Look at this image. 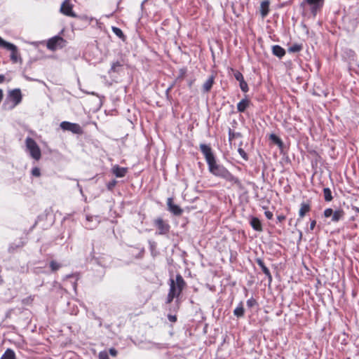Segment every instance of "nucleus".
<instances>
[{
	"label": "nucleus",
	"instance_id": "de8ad7c7",
	"mask_svg": "<svg viewBox=\"0 0 359 359\" xmlns=\"http://www.w3.org/2000/svg\"><path fill=\"white\" fill-rule=\"evenodd\" d=\"M5 81V76L3 74H0V83H2Z\"/></svg>",
	"mask_w": 359,
	"mask_h": 359
},
{
	"label": "nucleus",
	"instance_id": "7c9ffc66",
	"mask_svg": "<svg viewBox=\"0 0 359 359\" xmlns=\"http://www.w3.org/2000/svg\"><path fill=\"white\" fill-rule=\"evenodd\" d=\"M61 265L55 261H51L50 263V267L53 271H56L60 268Z\"/></svg>",
	"mask_w": 359,
	"mask_h": 359
},
{
	"label": "nucleus",
	"instance_id": "0eeeda50",
	"mask_svg": "<svg viewBox=\"0 0 359 359\" xmlns=\"http://www.w3.org/2000/svg\"><path fill=\"white\" fill-rule=\"evenodd\" d=\"M65 40L59 36H55L48 41L47 48L49 50H55L58 48H62L65 45Z\"/></svg>",
	"mask_w": 359,
	"mask_h": 359
},
{
	"label": "nucleus",
	"instance_id": "c03bdc74",
	"mask_svg": "<svg viewBox=\"0 0 359 359\" xmlns=\"http://www.w3.org/2000/svg\"><path fill=\"white\" fill-rule=\"evenodd\" d=\"M168 318L170 322H175L177 320V317L172 315H168Z\"/></svg>",
	"mask_w": 359,
	"mask_h": 359
},
{
	"label": "nucleus",
	"instance_id": "dca6fc26",
	"mask_svg": "<svg viewBox=\"0 0 359 359\" xmlns=\"http://www.w3.org/2000/svg\"><path fill=\"white\" fill-rule=\"evenodd\" d=\"M86 220L89 222V224H86V227L88 229H93L95 228L97 224L100 223V220L97 216H86Z\"/></svg>",
	"mask_w": 359,
	"mask_h": 359
},
{
	"label": "nucleus",
	"instance_id": "423d86ee",
	"mask_svg": "<svg viewBox=\"0 0 359 359\" xmlns=\"http://www.w3.org/2000/svg\"><path fill=\"white\" fill-rule=\"evenodd\" d=\"M209 171L215 176L223 178L226 172L228 171L223 165L217 163L216 160L208 164Z\"/></svg>",
	"mask_w": 359,
	"mask_h": 359
},
{
	"label": "nucleus",
	"instance_id": "412c9836",
	"mask_svg": "<svg viewBox=\"0 0 359 359\" xmlns=\"http://www.w3.org/2000/svg\"><path fill=\"white\" fill-rule=\"evenodd\" d=\"M272 53L279 58L283 57L285 54V50L281 46L275 45L272 46Z\"/></svg>",
	"mask_w": 359,
	"mask_h": 359
},
{
	"label": "nucleus",
	"instance_id": "4468645a",
	"mask_svg": "<svg viewBox=\"0 0 359 359\" xmlns=\"http://www.w3.org/2000/svg\"><path fill=\"white\" fill-rule=\"evenodd\" d=\"M167 205L168 210L175 215H180L182 213V210L177 205H175L172 203V198H168L167 201Z\"/></svg>",
	"mask_w": 359,
	"mask_h": 359
},
{
	"label": "nucleus",
	"instance_id": "58836bf2",
	"mask_svg": "<svg viewBox=\"0 0 359 359\" xmlns=\"http://www.w3.org/2000/svg\"><path fill=\"white\" fill-rule=\"evenodd\" d=\"M117 182L116 180H113L111 181H110L108 184H107V188L109 190H112L114 189V187L116 186Z\"/></svg>",
	"mask_w": 359,
	"mask_h": 359
},
{
	"label": "nucleus",
	"instance_id": "49530a36",
	"mask_svg": "<svg viewBox=\"0 0 359 359\" xmlns=\"http://www.w3.org/2000/svg\"><path fill=\"white\" fill-rule=\"evenodd\" d=\"M277 219L278 220V222H281L285 219V216H284L283 215H278Z\"/></svg>",
	"mask_w": 359,
	"mask_h": 359
},
{
	"label": "nucleus",
	"instance_id": "09e8293b",
	"mask_svg": "<svg viewBox=\"0 0 359 359\" xmlns=\"http://www.w3.org/2000/svg\"><path fill=\"white\" fill-rule=\"evenodd\" d=\"M299 239H301L302 237V232L301 231H299Z\"/></svg>",
	"mask_w": 359,
	"mask_h": 359
},
{
	"label": "nucleus",
	"instance_id": "39448f33",
	"mask_svg": "<svg viewBox=\"0 0 359 359\" xmlns=\"http://www.w3.org/2000/svg\"><path fill=\"white\" fill-rule=\"evenodd\" d=\"M154 225L157 229L156 233L158 235H166L169 233L170 226L168 222L161 217H158L154 220Z\"/></svg>",
	"mask_w": 359,
	"mask_h": 359
},
{
	"label": "nucleus",
	"instance_id": "20e7f679",
	"mask_svg": "<svg viewBox=\"0 0 359 359\" xmlns=\"http://www.w3.org/2000/svg\"><path fill=\"white\" fill-rule=\"evenodd\" d=\"M344 212L341 209L333 210L332 208H327L324 210L323 215L328 218L331 217V221L337 223L344 217Z\"/></svg>",
	"mask_w": 359,
	"mask_h": 359
},
{
	"label": "nucleus",
	"instance_id": "2eb2a0df",
	"mask_svg": "<svg viewBox=\"0 0 359 359\" xmlns=\"http://www.w3.org/2000/svg\"><path fill=\"white\" fill-rule=\"evenodd\" d=\"M256 262L258 264V266L262 269L263 273L266 275V276H267L269 279V283H271L272 281V276L270 273L269 269L264 264V261L260 258H257L256 259Z\"/></svg>",
	"mask_w": 359,
	"mask_h": 359
},
{
	"label": "nucleus",
	"instance_id": "f03ea898",
	"mask_svg": "<svg viewBox=\"0 0 359 359\" xmlns=\"http://www.w3.org/2000/svg\"><path fill=\"white\" fill-rule=\"evenodd\" d=\"M25 145L31 157L36 161H39L41 158V152L36 141L32 137H28L25 140Z\"/></svg>",
	"mask_w": 359,
	"mask_h": 359
},
{
	"label": "nucleus",
	"instance_id": "f704fd0d",
	"mask_svg": "<svg viewBox=\"0 0 359 359\" xmlns=\"http://www.w3.org/2000/svg\"><path fill=\"white\" fill-rule=\"evenodd\" d=\"M121 67V65L119 62H114L112 65H111V72H116L118 71V67Z\"/></svg>",
	"mask_w": 359,
	"mask_h": 359
},
{
	"label": "nucleus",
	"instance_id": "2f4dec72",
	"mask_svg": "<svg viewBox=\"0 0 359 359\" xmlns=\"http://www.w3.org/2000/svg\"><path fill=\"white\" fill-rule=\"evenodd\" d=\"M112 31L118 37L121 38L123 36V32L121 31V29L118 28V27H112Z\"/></svg>",
	"mask_w": 359,
	"mask_h": 359
},
{
	"label": "nucleus",
	"instance_id": "a19ab883",
	"mask_svg": "<svg viewBox=\"0 0 359 359\" xmlns=\"http://www.w3.org/2000/svg\"><path fill=\"white\" fill-rule=\"evenodd\" d=\"M256 304V301L251 298L247 301V306L248 307H252Z\"/></svg>",
	"mask_w": 359,
	"mask_h": 359
},
{
	"label": "nucleus",
	"instance_id": "473e14b6",
	"mask_svg": "<svg viewBox=\"0 0 359 359\" xmlns=\"http://www.w3.org/2000/svg\"><path fill=\"white\" fill-rule=\"evenodd\" d=\"M239 86L243 92H248V83L244 81L239 82Z\"/></svg>",
	"mask_w": 359,
	"mask_h": 359
},
{
	"label": "nucleus",
	"instance_id": "ea45409f",
	"mask_svg": "<svg viewBox=\"0 0 359 359\" xmlns=\"http://www.w3.org/2000/svg\"><path fill=\"white\" fill-rule=\"evenodd\" d=\"M175 297H177L169 292L168 297H167L166 303L170 304Z\"/></svg>",
	"mask_w": 359,
	"mask_h": 359
},
{
	"label": "nucleus",
	"instance_id": "ddd939ff",
	"mask_svg": "<svg viewBox=\"0 0 359 359\" xmlns=\"http://www.w3.org/2000/svg\"><path fill=\"white\" fill-rule=\"evenodd\" d=\"M223 179L231 184V185H236L238 187H241V182L236 177L233 176L229 170L226 172Z\"/></svg>",
	"mask_w": 359,
	"mask_h": 359
},
{
	"label": "nucleus",
	"instance_id": "4c0bfd02",
	"mask_svg": "<svg viewBox=\"0 0 359 359\" xmlns=\"http://www.w3.org/2000/svg\"><path fill=\"white\" fill-rule=\"evenodd\" d=\"M99 359H109L108 353L106 351H101L99 353Z\"/></svg>",
	"mask_w": 359,
	"mask_h": 359
},
{
	"label": "nucleus",
	"instance_id": "c85d7f7f",
	"mask_svg": "<svg viewBox=\"0 0 359 359\" xmlns=\"http://www.w3.org/2000/svg\"><path fill=\"white\" fill-rule=\"evenodd\" d=\"M270 140L273 141L276 144L278 145L279 147H282L283 142L282 140L275 134H271L270 135Z\"/></svg>",
	"mask_w": 359,
	"mask_h": 359
},
{
	"label": "nucleus",
	"instance_id": "6e6552de",
	"mask_svg": "<svg viewBox=\"0 0 359 359\" xmlns=\"http://www.w3.org/2000/svg\"><path fill=\"white\" fill-rule=\"evenodd\" d=\"M7 99L13 102L12 105L10 106L9 108H14L15 106L19 104L22 101V93L20 90L19 88H16L11 90L8 93Z\"/></svg>",
	"mask_w": 359,
	"mask_h": 359
},
{
	"label": "nucleus",
	"instance_id": "72a5a7b5",
	"mask_svg": "<svg viewBox=\"0 0 359 359\" xmlns=\"http://www.w3.org/2000/svg\"><path fill=\"white\" fill-rule=\"evenodd\" d=\"M233 75L235 79L239 82L244 81L243 76L240 72L235 71Z\"/></svg>",
	"mask_w": 359,
	"mask_h": 359
},
{
	"label": "nucleus",
	"instance_id": "c9c22d12",
	"mask_svg": "<svg viewBox=\"0 0 359 359\" xmlns=\"http://www.w3.org/2000/svg\"><path fill=\"white\" fill-rule=\"evenodd\" d=\"M238 152L239 153V154L241 155V156L245 161H247L248 159V154H246V152L245 151V150L242 148H238Z\"/></svg>",
	"mask_w": 359,
	"mask_h": 359
},
{
	"label": "nucleus",
	"instance_id": "aec40b11",
	"mask_svg": "<svg viewBox=\"0 0 359 359\" xmlns=\"http://www.w3.org/2000/svg\"><path fill=\"white\" fill-rule=\"evenodd\" d=\"M311 210V205L309 203H302L299 211V218H303L305 215Z\"/></svg>",
	"mask_w": 359,
	"mask_h": 359
},
{
	"label": "nucleus",
	"instance_id": "a211bd4d",
	"mask_svg": "<svg viewBox=\"0 0 359 359\" xmlns=\"http://www.w3.org/2000/svg\"><path fill=\"white\" fill-rule=\"evenodd\" d=\"M269 0L263 1L260 5V13L262 18H265L269 12Z\"/></svg>",
	"mask_w": 359,
	"mask_h": 359
},
{
	"label": "nucleus",
	"instance_id": "9d476101",
	"mask_svg": "<svg viewBox=\"0 0 359 359\" xmlns=\"http://www.w3.org/2000/svg\"><path fill=\"white\" fill-rule=\"evenodd\" d=\"M73 5L70 3V0H65L60 7V12L67 16L76 18V14L72 11Z\"/></svg>",
	"mask_w": 359,
	"mask_h": 359
},
{
	"label": "nucleus",
	"instance_id": "a18cd8bd",
	"mask_svg": "<svg viewBox=\"0 0 359 359\" xmlns=\"http://www.w3.org/2000/svg\"><path fill=\"white\" fill-rule=\"evenodd\" d=\"M316 224V220H312L310 223V230H313Z\"/></svg>",
	"mask_w": 359,
	"mask_h": 359
},
{
	"label": "nucleus",
	"instance_id": "e433bc0d",
	"mask_svg": "<svg viewBox=\"0 0 359 359\" xmlns=\"http://www.w3.org/2000/svg\"><path fill=\"white\" fill-rule=\"evenodd\" d=\"M32 175L33 176H35V177H39L41 175V171H40V169L39 168H34L32 170Z\"/></svg>",
	"mask_w": 359,
	"mask_h": 359
},
{
	"label": "nucleus",
	"instance_id": "4be33fe9",
	"mask_svg": "<svg viewBox=\"0 0 359 359\" xmlns=\"http://www.w3.org/2000/svg\"><path fill=\"white\" fill-rule=\"evenodd\" d=\"M250 225L253 229L257 231H262V226L260 220L257 217H252L250 220Z\"/></svg>",
	"mask_w": 359,
	"mask_h": 359
},
{
	"label": "nucleus",
	"instance_id": "b1692460",
	"mask_svg": "<svg viewBox=\"0 0 359 359\" xmlns=\"http://www.w3.org/2000/svg\"><path fill=\"white\" fill-rule=\"evenodd\" d=\"M245 310L243 308V303L241 302L238 306L234 309L233 314L237 318H241L244 316Z\"/></svg>",
	"mask_w": 359,
	"mask_h": 359
},
{
	"label": "nucleus",
	"instance_id": "cd10ccee",
	"mask_svg": "<svg viewBox=\"0 0 359 359\" xmlns=\"http://www.w3.org/2000/svg\"><path fill=\"white\" fill-rule=\"evenodd\" d=\"M302 49V46L300 44H293L288 48V52L290 53H298Z\"/></svg>",
	"mask_w": 359,
	"mask_h": 359
},
{
	"label": "nucleus",
	"instance_id": "9b49d317",
	"mask_svg": "<svg viewBox=\"0 0 359 359\" xmlns=\"http://www.w3.org/2000/svg\"><path fill=\"white\" fill-rule=\"evenodd\" d=\"M200 149L203 154L204 155L208 165L210 164L211 162L215 160V158L212 152V149L210 146L205 144H201Z\"/></svg>",
	"mask_w": 359,
	"mask_h": 359
},
{
	"label": "nucleus",
	"instance_id": "7ed1b4c3",
	"mask_svg": "<svg viewBox=\"0 0 359 359\" xmlns=\"http://www.w3.org/2000/svg\"><path fill=\"white\" fill-rule=\"evenodd\" d=\"M0 46L2 48H4L11 52V60H12L13 62L15 63V62H18V61L22 62V59L18 53V47L15 45L6 41L0 36Z\"/></svg>",
	"mask_w": 359,
	"mask_h": 359
},
{
	"label": "nucleus",
	"instance_id": "6ab92c4d",
	"mask_svg": "<svg viewBox=\"0 0 359 359\" xmlns=\"http://www.w3.org/2000/svg\"><path fill=\"white\" fill-rule=\"evenodd\" d=\"M250 101L247 98L241 100L237 104V110L238 112H244L250 106Z\"/></svg>",
	"mask_w": 359,
	"mask_h": 359
},
{
	"label": "nucleus",
	"instance_id": "a878e982",
	"mask_svg": "<svg viewBox=\"0 0 359 359\" xmlns=\"http://www.w3.org/2000/svg\"><path fill=\"white\" fill-rule=\"evenodd\" d=\"M323 194L325 201H331L332 200V192L330 188H324Z\"/></svg>",
	"mask_w": 359,
	"mask_h": 359
},
{
	"label": "nucleus",
	"instance_id": "f257e3e1",
	"mask_svg": "<svg viewBox=\"0 0 359 359\" xmlns=\"http://www.w3.org/2000/svg\"><path fill=\"white\" fill-rule=\"evenodd\" d=\"M170 282L169 292L178 297L186 285L184 278L180 274H177L175 280L170 279Z\"/></svg>",
	"mask_w": 359,
	"mask_h": 359
},
{
	"label": "nucleus",
	"instance_id": "bb28decb",
	"mask_svg": "<svg viewBox=\"0 0 359 359\" xmlns=\"http://www.w3.org/2000/svg\"><path fill=\"white\" fill-rule=\"evenodd\" d=\"M22 242H19L18 244L12 243L10 245L8 248V252L11 253L15 252L18 248H22L23 246Z\"/></svg>",
	"mask_w": 359,
	"mask_h": 359
},
{
	"label": "nucleus",
	"instance_id": "f8f14e48",
	"mask_svg": "<svg viewBox=\"0 0 359 359\" xmlns=\"http://www.w3.org/2000/svg\"><path fill=\"white\" fill-rule=\"evenodd\" d=\"M60 127L65 130L72 131L74 133H79L81 132V126L77 123L63 121L60 123Z\"/></svg>",
	"mask_w": 359,
	"mask_h": 359
},
{
	"label": "nucleus",
	"instance_id": "393cba45",
	"mask_svg": "<svg viewBox=\"0 0 359 359\" xmlns=\"http://www.w3.org/2000/svg\"><path fill=\"white\" fill-rule=\"evenodd\" d=\"M1 359H15V354L12 349L8 348L2 355Z\"/></svg>",
	"mask_w": 359,
	"mask_h": 359
},
{
	"label": "nucleus",
	"instance_id": "c756f323",
	"mask_svg": "<svg viewBox=\"0 0 359 359\" xmlns=\"http://www.w3.org/2000/svg\"><path fill=\"white\" fill-rule=\"evenodd\" d=\"M241 134L240 133H235L231 129L229 130V140L232 141L233 139L241 137Z\"/></svg>",
	"mask_w": 359,
	"mask_h": 359
},
{
	"label": "nucleus",
	"instance_id": "f3484780",
	"mask_svg": "<svg viewBox=\"0 0 359 359\" xmlns=\"http://www.w3.org/2000/svg\"><path fill=\"white\" fill-rule=\"evenodd\" d=\"M112 173L116 177H123L126 175L127 172V168L120 167L118 165H116L113 166L111 168Z\"/></svg>",
	"mask_w": 359,
	"mask_h": 359
},
{
	"label": "nucleus",
	"instance_id": "5701e85b",
	"mask_svg": "<svg viewBox=\"0 0 359 359\" xmlns=\"http://www.w3.org/2000/svg\"><path fill=\"white\" fill-rule=\"evenodd\" d=\"M214 76H210L208 79L204 83L203 86V92L208 93L210 90L214 83Z\"/></svg>",
	"mask_w": 359,
	"mask_h": 359
},
{
	"label": "nucleus",
	"instance_id": "1a4fd4ad",
	"mask_svg": "<svg viewBox=\"0 0 359 359\" xmlns=\"http://www.w3.org/2000/svg\"><path fill=\"white\" fill-rule=\"evenodd\" d=\"M304 3L309 6L311 13L316 15L323 6L324 0H304L303 4Z\"/></svg>",
	"mask_w": 359,
	"mask_h": 359
},
{
	"label": "nucleus",
	"instance_id": "37998d69",
	"mask_svg": "<svg viewBox=\"0 0 359 359\" xmlns=\"http://www.w3.org/2000/svg\"><path fill=\"white\" fill-rule=\"evenodd\" d=\"M109 352L110 355L114 357L116 356L117 353H118L117 351L114 348H111L109 349Z\"/></svg>",
	"mask_w": 359,
	"mask_h": 359
},
{
	"label": "nucleus",
	"instance_id": "79ce46f5",
	"mask_svg": "<svg viewBox=\"0 0 359 359\" xmlns=\"http://www.w3.org/2000/svg\"><path fill=\"white\" fill-rule=\"evenodd\" d=\"M264 215L266 217L269 219H271L273 218V213L271 211H265Z\"/></svg>",
	"mask_w": 359,
	"mask_h": 359
}]
</instances>
